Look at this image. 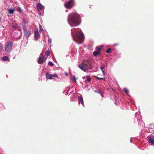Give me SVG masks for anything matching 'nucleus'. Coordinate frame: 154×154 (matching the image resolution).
<instances>
[{"mask_svg":"<svg viewBox=\"0 0 154 154\" xmlns=\"http://www.w3.org/2000/svg\"><path fill=\"white\" fill-rule=\"evenodd\" d=\"M78 99V103H81V104H83V97H79Z\"/></svg>","mask_w":154,"mask_h":154,"instance_id":"nucleus-12","label":"nucleus"},{"mask_svg":"<svg viewBox=\"0 0 154 154\" xmlns=\"http://www.w3.org/2000/svg\"><path fill=\"white\" fill-rule=\"evenodd\" d=\"M75 4L74 0H69L64 3V5L67 9H70L72 8Z\"/></svg>","mask_w":154,"mask_h":154,"instance_id":"nucleus-2","label":"nucleus"},{"mask_svg":"<svg viewBox=\"0 0 154 154\" xmlns=\"http://www.w3.org/2000/svg\"><path fill=\"white\" fill-rule=\"evenodd\" d=\"M86 78L88 81L90 82L91 80V79L90 76H87Z\"/></svg>","mask_w":154,"mask_h":154,"instance_id":"nucleus-21","label":"nucleus"},{"mask_svg":"<svg viewBox=\"0 0 154 154\" xmlns=\"http://www.w3.org/2000/svg\"><path fill=\"white\" fill-rule=\"evenodd\" d=\"M45 54L47 55V56H48L49 55V52L48 51H46L45 52Z\"/></svg>","mask_w":154,"mask_h":154,"instance_id":"nucleus-30","label":"nucleus"},{"mask_svg":"<svg viewBox=\"0 0 154 154\" xmlns=\"http://www.w3.org/2000/svg\"><path fill=\"white\" fill-rule=\"evenodd\" d=\"M130 141H131V139H130Z\"/></svg>","mask_w":154,"mask_h":154,"instance_id":"nucleus-34","label":"nucleus"},{"mask_svg":"<svg viewBox=\"0 0 154 154\" xmlns=\"http://www.w3.org/2000/svg\"><path fill=\"white\" fill-rule=\"evenodd\" d=\"M57 77V76L56 74L54 75L51 74L48 72H46V77L47 79H51L52 77Z\"/></svg>","mask_w":154,"mask_h":154,"instance_id":"nucleus-7","label":"nucleus"},{"mask_svg":"<svg viewBox=\"0 0 154 154\" xmlns=\"http://www.w3.org/2000/svg\"><path fill=\"white\" fill-rule=\"evenodd\" d=\"M12 27L14 29H17V28H18V26L17 24L13 25Z\"/></svg>","mask_w":154,"mask_h":154,"instance_id":"nucleus-20","label":"nucleus"},{"mask_svg":"<svg viewBox=\"0 0 154 154\" xmlns=\"http://www.w3.org/2000/svg\"><path fill=\"white\" fill-rule=\"evenodd\" d=\"M45 57L43 56L42 55L39 57L38 58V62L39 64H42L43 63V61L45 60Z\"/></svg>","mask_w":154,"mask_h":154,"instance_id":"nucleus-9","label":"nucleus"},{"mask_svg":"<svg viewBox=\"0 0 154 154\" xmlns=\"http://www.w3.org/2000/svg\"><path fill=\"white\" fill-rule=\"evenodd\" d=\"M39 28H40L39 31L42 32V30H43V29H42V26L40 25H39Z\"/></svg>","mask_w":154,"mask_h":154,"instance_id":"nucleus-27","label":"nucleus"},{"mask_svg":"<svg viewBox=\"0 0 154 154\" xmlns=\"http://www.w3.org/2000/svg\"><path fill=\"white\" fill-rule=\"evenodd\" d=\"M95 92H96L97 93H98V94H100L101 95V96H102V95H103V94H102V92H101V91L100 90H99V89H97V90H96V91H95Z\"/></svg>","mask_w":154,"mask_h":154,"instance_id":"nucleus-18","label":"nucleus"},{"mask_svg":"<svg viewBox=\"0 0 154 154\" xmlns=\"http://www.w3.org/2000/svg\"><path fill=\"white\" fill-rule=\"evenodd\" d=\"M79 67L82 71L86 72V70L90 69L87 65L85 63H82L79 65Z\"/></svg>","mask_w":154,"mask_h":154,"instance_id":"nucleus-4","label":"nucleus"},{"mask_svg":"<svg viewBox=\"0 0 154 154\" xmlns=\"http://www.w3.org/2000/svg\"><path fill=\"white\" fill-rule=\"evenodd\" d=\"M73 40L76 42L78 44L82 43L84 41V39H73Z\"/></svg>","mask_w":154,"mask_h":154,"instance_id":"nucleus-11","label":"nucleus"},{"mask_svg":"<svg viewBox=\"0 0 154 154\" xmlns=\"http://www.w3.org/2000/svg\"><path fill=\"white\" fill-rule=\"evenodd\" d=\"M15 11L14 8L12 9H10L8 10V12L10 14H13L14 12Z\"/></svg>","mask_w":154,"mask_h":154,"instance_id":"nucleus-14","label":"nucleus"},{"mask_svg":"<svg viewBox=\"0 0 154 154\" xmlns=\"http://www.w3.org/2000/svg\"><path fill=\"white\" fill-rule=\"evenodd\" d=\"M17 11L20 12H22V11L21 8L20 7H19L18 9L17 10Z\"/></svg>","mask_w":154,"mask_h":154,"instance_id":"nucleus-29","label":"nucleus"},{"mask_svg":"<svg viewBox=\"0 0 154 154\" xmlns=\"http://www.w3.org/2000/svg\"><path fill=\"white\" fill-rule=\"evenodd\" d=\"M35 1H37V0H35Z\"/></svg>","mask_w":154,"mask_h":154,"instance_id":"nucleus-35","label":"nucleus"},{"mask_svg":"<svg viewBox=\"0 0 154 154\" xmlns=\"http://www.w3.org/2000/svg\"><path fill=\"white\" fill-rule=\"evenodd\" d=\"M104 69V67H103V66H101L100 67V69L102 70V72H103V73H104L103 69Z\"/></svg>","mask_w":154,"mask_h":154,"instance_id":"nucleus-28","label":"nucleus"},{"mask_svg":"<svg viewBox=\"0 0 154 154\" xmlns=\"http://www.w3.org/2000/svg\"><path fill=\"white\" fill-rule=\"evenodd\" d=\"M2 59L4 61H7L9 59V58L8 57L4 56L2 57Z\"/></svg>","mask_w":154,"mask_h":154,"instance_id":"nucleus-15","label":"nucleus"},{"mask_svg":"<svg viewBox=\"0 0 154 154\" xmlns=\"http://www.w3.org/2000/svg\"><path fill=\"white\" fill-rule=\"evenodd\" d=\"M3 48L2 45V44H0V51H1Z\"/></svg>","mask_w":154,"mask_h":154,"instance_id":"nucleus-26","label":"nucleus"},{"mask_svg":"<svg viewBox=\"0 0 154 154\" xmlns=\"http://www.w3.org/2000/svg\"><path fill=\"white\" fill-rule=\"evenodd\" d=\"M86 62L89 65V68L90 69H91L92 68L93 66H92V61L91 60H90L87 59L85 60Z\"/></svg>","mask_w":154,"mask_h":154,"instance_id":"nucleus-10","label":"nucleus"},{"mask_svg":"<svg viewBox=\"0 0 154 154\" xmlns=\"http://www.w3.org/2000/svg\"><path fill=\"white\" fill-rule=\"evenodd\" d=\"M149 144L151 145H154V138L153 137L149 136L147 138Z\"/></svg>","mask_w":154,"mask_h":154,"instance_id":"nucleus-6","label":"nucleus"},{"mask_svg":"<svg viewBox=\"0 0 154 154\" xmlns=\"http://www.w3.org/2000/svg\"><path fill=\"white\" fill-rule=\"evenodd\" d=\"M49 42H50V43H51V39H50Z\"/></svg>","mask_w":154,"mask_h":154,"instance_id":"nucleus-32","label":"nucleus"},{"mask_svg":"<svg viewBox=\"0 0 154 154\" xmlns=\"http://www.w3.org/2000/svg\"><path fill=\"white\" fill-rule=\"evenodd\" d=\"M103 47H97L96 48L97 49V51L98 52H99V53H100V50Z\"/></svg>","mask_w":154,"mask_h":154,"instance_id":"nucleus-19","label":"nucleus"},{"mask_svg":"<svg viewBox=\"0 0 154 154\" xmlns=\"http://www.w3.org/2000/svg\"><path fill=\"white\" fill-rule=\"evenodd\" d=\"M111 49L110 48H108L106 51V52L107 53L109 54V52L111 51Z\"/></svg>","mask_w":154,"mask_h":154,"instance_id":"nucleus-24","label":"nucleus"},{"mask_svg":"<svg viewBox=\"0 0 154 154\" xmlns=\"http://www.w3.org/2000/svg\"><path fill=\"white\" fill-rule=\"evenodd\" d=\"M22 27L23 28V29L24 32V33L25 36L26 37L28 38V37L30 34V32L29 30V31H26V26L25 24H24L22 25Z\"/></svg>","mask_w":154,"mask_h":154,"instance_id":"nucleus-5","label":"nucleus"},{"mask_svg":"<svg viewBox=\"0 0 154 154\" xmlns=\"http://www.w3.org/2000/svg\"><path fill=\"white\" fill-rule=\"evenodd\" d=\"M123 91L126 94H128V91L127 89L126 88H124L123 89Z\"/></svg>","mask_w":154,"mask_h":154,"instance_id":"nucleus-23","label":"nucleus"},{"mask_svg":"<svg viewBox=\"0 0 154 154\" xmlns=\"http://www.w3.org/2000/svg\"><path fill=\"white\" fill-rule=\"evenodd\" d=\"M100 53L99 52H98L97 51H94L93 53V56H97L98 55L100 54Z\"/></svg>","mask_w":154,"mask_h":154,"instance_id":"nucleus-17","label":"nucleus"},{"mask_svg":"<svg viewBox=\"0 0 154 154\" xmlns=\"http://www.w3.org/2000/svg\"><path fill=\"white\" fill-rule=\"evenodd\" d=\"M79 38H84V36L82 32H78L75 35Z\"/></svg>","mask_w":154,"mask_h":154,"instance_id":"nucleus-8","label":"nucleus"},{"mask_svg":"<svg viewBox=\"0 0 154 154\" xmlns=\"http://www.w3.org/2000/svg\"><path fill=\"white\" fill-rule=\"evenodd\" d=\"M34 35L35 36L36 38H38L39 36V33L38 32V31L37 30L35 31L34 32Z\"/></svg>","mask_w":154,"mask_h":154,"instance_id":"nucleus-13","label":"nucleus"},{"mask_svg":"<svg viewBox=\"0 0 154 154\" xmlns=\"http://www.w3.org/2000/svg\"><path fill=\"white\" fill-rule=\"evenodd\" d=\"M48 65L51 66H53L54 65V64L51 62V61H50L48 62Z\"/></svg>","mask_w":154,"mask_h":154,"instance_id":"nucleus-22","label":"nucleus"},{"mask_svg":"<svg viewBox=\"0 0 154 154\" xmlns=\"http://www.w3.org/2000/svg\"><path fill=\"white\" fill-rule=\"evenodd\" d=\"M68 21L73 24V26H77L79 24L80 18L79 15L75 13L69 15Z\"/></svg>","mask_w":154,"mask_h":154,"instance_id":"nucleus-1","label":"nucleus"},{"mask_svg":"<svg viewBox=\"0 0 154 154\" xmlns=\"http://www.w3.org/2000/svg\"><path fill=\"white\" fill-rule=\"evenodd\" d=\"M73 82L76 83V79L74 76H73V79H72Z\"/></svg>","mask_w":154,"mask_h":154,"instance_id":"nucleus-25","label":"nucleus"},{"mask_svg":"<svg viewBox=\"0 0 154 154\" xmlns=\"http://www.w3.org/2000/svg\"><path fill=\"white\" fill-rule=\"evenodd\" d=\"M37 8L38 9H39L40 10H42L43 9V6L41 4H38L37 5Z\"/></svg>","mask_w":154,"mask_h":154,"instance_id":"nucleus-16","label":"nucleus"},{"mask_svg":"<svg viewBox=\"0 0 154 154\" xmlns=\"http://www.w3.org/2000/svg\"><path fill=\"white\" fill-rule=\"evenodd\" d=\"M85 79V78H84V77H83V79Z\"/></svg>","mask_w":154,"mask_h":154,"instance_id":"nucleus-33","label":"nucleus"},{"mask_svg":"<svg viewBox=\"0 0 154 154\" xmlns=\"http://www.w3.org/2000/svg\"><path fill=\"white\" fill-rule=\"evenodd\" d=\"M13 43L11 42H8L5 47V51L8 53L10 52L12 50V46Z\"/></svg>","mask_w":154,"mask_h":154,"instance_id":"nucleus-3","label":"nucleus"},{"mask_svg":"<svg viewBox=\"0 0 154 154\" xmlns=\"http://www.w3.org/2000/svg\"><path fill=\"white\" fill-rule=\"evenodd\" d=\"M96 78L98 79H100V80H103V78H99L97 76L96 77Z\"/></svg>","mask_w":154,"mask_h":154,"instance_id":"nucleus-31","label":"nucleus"}]
</instances>
